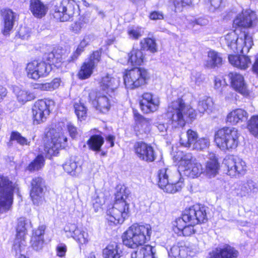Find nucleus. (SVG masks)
<instances>
[{
	"mask_svg": "<svg viewBox=\"0 0 258 258\" xmlns=\"http://www.w3.org/2000/svg\"><path fill=\"white\" fill-rule=\"evenodd\" d=\"M207 221L206 207L195 205L185 209L181 217L174 222V230L180 235L188 236L195 233L194 226L205 223Z\"/></svg>",
	"mask_w": 258,
	"mask_h": 258,
	"instance_id": "1",
	"label": "nucleus"
},
{
	"mask_svg": "<svg viewBox=\"0 0 258 258\" xmlns=\"http://www.w3.org/2000/svg\"><path fill=\"white\" fill-rule=\"evenodd\" d=\"M130 192L122 186L115 194V202L111 208L107 209L106 219L110 225L122 223L129 216L130 208L127 201Z\"/></svg>",
	"mask_w": 258,
	"mask_h": 258,
	"instance_id": "2",
	"label": "nucleus"
},
{
	"mask_svg": "<svg viewBox=\"0 0 258 258\" xmlns=\"http://www.w3.org/2000/svg\"><path fill=\"white\" fill-rule=\"evenodd\" d=\"M166 116L172 127L177 128L183 127L187 118L195 119L196 113L190 105L185 104L182 99L178 98L169 104Z\"/></svg>",
	"mask_w": 258,
	"mask_h": 258,
	"instance_id": "3",
	"label": "nucleus"
},
{
	"mask_svg": "<svg viewBox=\"0 0 258 258\" xmlns=\"http://www.w3.org/2000/svg\"><path fill=\"white\" fill-rule=\"evenodd\" d=\"M151 233L150 225L133 224L124 233L123 243L128 247L136 248L149 240Z\"/></svg>",
	"mask_w": 258,
	"mask_h": 258,
	"instance_id": "4",
	"label": "nucleus"
},
{
	"mask_svg": "<svg viewBox=\"0 0 258 258\" xmlns=\"http://www.w3.org/2000/svg\"><path fill=\"white\" fill-rule=\"evenodd\" d=\"M19 187L6 176L0 175V214L7 212L11 209L13 203L14 192L18 191Z\"/></svg>",
	"mask_w": 258,
	"mask_h": 258,
	"instance_id": "5",
	"label": "nucleus"
},
{
	"mask_svg": "<svg viewBox=\"0 0 258 258\" xmlns=\"http://www.w3.org/2000/svg\"><path fill=\"white\" fill-rule=\"evenodd\" d=\"M240 133L233 127H225L218 130L215 134V142L222 150L235 149L239 144Z\"/></svg>",
	"mask_w": 258,
	"mask_h": 258,
	"instance_id": "6",
	"label": "nucleus"
},
{
	"mask_svg": "<svg viewBox=\"0 0 258 258\" xmlns=\"http://www.w3.org/2000/svg\"><path fill=\"white\" fill-rule=\"evenodd\" d=\"M169 172L167 168H163L158 172L157 179L159 187L164 191L174 194L181 190L183 186V179L180 177V174L176 172L174 177L169 179Z\"/></svg>",
	"mask_w": 258,
	"mask_h": 258,
	"instance_id": "7",
	"label": "nucleus"
},
{
	"mask_svg": "<svg viewBox=\"0 0 258 258\" xmlns=\"http://www.w3.org/2000/svg\"><path fill=\"white\" fill-rule=\"evenodd\" d=\"M224 40L230 49L237 53L248 52L252 45L251 37L245 33L238 37L235 31H232L225 36Z\"/></svg>",
	"mask_w": 258,
	"mask_h": 258,
	"instance_id": "8",
	"label": "nucleus"
},
{
	"mask_svg": "<svg viewBox=\"0 0 258 258\" xmlns=\"http://www.w3.org/2000/svg\"><path fill=\"white\" fill-rule=\"evenodd\" d=\"M149 79V73L142 68H135L126 71L123 76L126 88L132 90L146 84Z\"/></svg>",
	"mask_w": 258,
	"mask_h": 258,
	"instance_id": "9",
	"label": "nucleus"
},
{
	"mask_svg": "<svg viewBox=\"0 0 258 258\" xmlns=\"http://www.w3.org/2000/svg\"><path fill=\"white\" fill-rule=\"evenodd\" d=\"M76 2L73 0H62L53 4L51 14L54 19L61 22H66L71 19L75 13Z\"/></svg>",
	"mask_w": 258,
	"mask_h": 258,
	"instance_id": "10",
	"label": "nucleus"
},
{
	"mask_svg": "<svg viewBox=\"0 0 258 258\" xmlns=\"http://www.w3.org/2000/svg\"><path fill=\"white\" fill-rule=\"evenodd\" d=\"M141 49L133 48L128 54V62L132 65H141L143 62L144 55L143 50H149L151 52H157V44L154 39L147 38L141 40L140 42Z\"/></svg>",
	"mask_w": 258,
	"mask_h": 258,
	"instance_id": "11",
	"label": "nucleus"
},
{
	"mask_svg": "<svg viewBox=\"0 0 258 258\" xmlns=\"http://www.w3.org/2000/svg\"><path fill=\"white\" fill-rule=\"evenodd\" d=\"M47 136L50 138L45 144L44 150L50 156L57 155L58 150L65 148L67 145L68 139L62 133L52 130L47 134Z\"/></svg>",
	"mask_w": 258,
	"mask_h": 258,
	"instance_id": "12",
	"label": "nucleus"
},
{
	"mask_svg": "<svg viewBox=\"0 0 258 258\" xmlns=\"http://www.w3.org/2000/svg\"><path fill=\"white\" fill-rule=\"evenodd\" d=\"M179 169L185 175L191 178L198 177L203 172L202 165L197 162L190 153L186 154L181 157Z\"/></svg>",
	"mask_w": 258,
	"mask_h": 258,
	"instance_id": "13",
	"label": "nucleus"
},
{
	"mask_svg": "<svg viewBox=\"0 0 258 258\" xmlns=\"http://www.w3.org/2000/svg\"><path fill=\"white\" fill-rule=\"evenodd\" d=\"M113 95L114 94H104L91 91L88 94V100L97 110L106 113L109 110L113 102Z\"/></svg>",
	"mask_w": 258,
	"mask_h": 258,
	"instance_id": "14",
	"label": "nucleus"
},
{
	"mask_svg": "<svg viewBox=\"0 0 258 258\" xmlns=\"http://www.w3.org/2000/svg\"><path fill=\"white\" fill-rule=\"evenodd\" d=\"M53 105L54 102L51 100L42 99L36 101L32 108L34 124H38L45 121L50 107Z\"/></svg>",
	"mask_w": 258,
	"mask_h": 258,
	"instance_id": "15",
	"label": "nucleus"
},
{
	"mask_svg": "<svg viewBox=\"0 0 258 258\" xmlns=\"http://www.w3.org/2000/svg\"><path fill=\"white\" fill-rule=\"evenodd\" d=\"M51 69V65L38 60L28 63L26 67L27 77L35 80L47 76Z\"/></svg>",
	"mask_w": 258,
	"mask_h": 258,
	"instance_id": "16",
	"label": "nucleus"
},
{
	"mask_svg": "<svg viewBox=\"0 0 258 258\" xmlns=\"http://www.w3.org/2000/svg\"><path fill=\"white\" fill-rule=\"evenodd\" d=\"M29 223V220L24 217H20L18 220L16 237L13 246V250L15 251L16 255L21 253L25 249L26 244L25 236L27 232V227Z\"/></svg>",
	"mask_w": 258,
	"mask_h": 258,
	"instance_id": "17",
	"label": "nucleus"
},
{
	"mask_svg": "<svg viewBox=\"0 0 258 258\" xmlns=\"http://www.w3.org/2000/svg\"><path fill=\"white\" fill-rule=\"evenodd\" d=\"M64 230L69 237L73 238L79 244H87L89 241V235L86 229L79 227L75 224L69 223L64 228Z\"/></svg>",
	"mask_w": 258,
	"mask_h": 258,
	"instance_id": "18",
	"label": "nucleus"
},
{
	"mask_svg": "<svg viewBox=\"0 0 258 258\" xmlns=\"http://www.w3.org/2000/svg\"><path fill=\"white\" fill-rule=\"evenodd\" d=\"M101 52L99 50L94 51L82 66L78 73V77L81 79L89 78L93 73L94 68L101 60Z\"/></svg>",
	"mask_w": 258,
	"mask_h": 258,
	"instance_id": "19",
	"label": "nucleus"
},
{
	"mask_svg": "<svg viewBox=\"0 0 258 258\" xmlns=\"http://www.w3.org/2000/svg\"><path fill=\"white\" fill-rule=\"evenodd\" d=\"M134 150L137 157L141 160L151 162L156 159L153 148L143 142L136 143L134 145Z\"/></svg>",
	"mask_w": 258,
	"mask_h": 258,
	"instance_id": "20",
	"label": "nucleus"
},
{
	"mask_svg": "<svg viewBox=\"0 0 258 258\" xmlns=\"http://www.w3.org/2000/svg\"><path fill=\"white\" fill-rule=\"evenodd\" d=\"M238 251L229 244H220L210 251L208 258H237Z\"/></svg>",
	"mask_w": 258,
	"mask_h": 258,
	"instance_id": "21",
	"label": "nucleus"
},
{
	"mask_svg": "<svg viewBox=\"0 0 258 258\" xmlns=\"http://www.w3.org/2000/svg\"><path fill=\"white\" fill-rule=\"evenodd\" d=\"M31 185V199L34 204L39 205L42 202L43 188L45 187L44 181L41 177H35L32 179Z\"/></svg>",
	"mask_w": 258,
	"mask_h": 258,
	"instance_id": "22",
	"label": "nucleus"
},
{
	"mask_svg": "<svg viewBox=\"0 0 258 258\" xmlns=\"http://www.w3.org/2000/svg\"><path fill=\"white\" fill-rule=\"evenodd\" d=\"M159 99L153 97L152 94L145 93L142 95V99L140 102L141 110L146 113L156 111L159 108Z\"/></svg>",
	"mask_w": 258,
	"mask_h": 258,
	"instance_id": "23",
	"label": "nucleus"
},
{
	"mask_svg": "<svg viewBox=\"0 0 258 258\" xmlns=\"http://www.w3.org/2000/svg\"><path fill=\"white\" fill-rule=\"evenodd\" d=\"M256 16L254 12L247 10L239 15L233 21V24L238 27L248 28L255 24Z\"/></svg>",
	"mask_w": 258,
	"mask_h": 258,
	"instance_id": "24",
	"label": "nucleus"
},
{
	"mask_svg": "<svg viewBox=\"0 0 258 258\" xmlns=\"http://www.w3.org/2000/svg\"><path fill=\"white\" fill-rule=\"evenodd\" d=\"M231 84L233 89L243 96H248L249 91L245 83L243 76L236 72H231L228 74Z\"/></svg>",
	"mask_w": 258,
	"mask_h": 258,
	"instance_id": "25",
	"label": "nucleus"
},
{
	"mask_svg": "<svg viewBox=\"0 0 258 258\" xmlns=\"http://www.w3.org/2000/svg\"><path fill=\"white\" fill-rule=\"evenodd\" d=\"M224 163L227 167V174L231 176L241 173L246 169L245 163L240 159L228 157L224 159Z\"/></svg>",
	"mask_w": 258,
	"mask_h": 258,
	"instance_id": "26",
	"label": "nucleus"
},
{
	"mask_svg": "<svg viewBox=\"0 0 258 258\" xmlns=\"http://www.w3.org/2000/svg\"><path fill=\"white\" fill-rule=\"evenodd\" d=\"M99 83L101 89L106 94H114L115 90L119 85V81L118 79L107 74L101 78Z\"/></svg>",
	"mask_w": 258,
	"mask_h": 258,
	"instance_id": "27",
	"label": "nucleus"
},
{
	"mask_svg": "<svg viewBox=\"0 0 258 258\" xmlns=\"http://www.w3.org/2000/svg\"><path fill=\"white\" fill-rule=\"evenodd\" d=\"M247 118V112L242 109L238 108L228 114L226 121L232 125H235L239 122L246 121Z\"/></svg>",
	"mask_w": 258,
	"mask_h": 258,
	"instance_id": "28",
	"label": "nucleus"
},
{
	"mask_svg": "<svg viewBox=\"0 0 258 258\" xmlns=\"http://www.w3.org/2000/svg\"><path fill=\"white\" fill-rule=\"evenodd\" d=\"M131 258H157L155 249L150 245L139 247L131 253Z\"/></svg>",
	"mask_w": 258,
	"mask_h": 258,
	"instance_id": "29",
	"label": "nucleus"
},
{
	"mask_svg": "<svg viewBox=\"0 0 258 258\" xmlns=\"http://www.w3.org/2000/svg\"><path fill=\"white\" fill-rule=\"evenodd\" d=\"M29 10L35 17L41 18L46 15L48 8L40 0H30Z\"/></svg>",
	"mask_w": 258,
	"mask_h": 258,
	"instance_id": "30",
	"label": "nucleus"
},
{
	"mask_svg": "<svg viewBox=\"0 0 258 258\" xmlns=\"http://www.w3.org/2000/svg\"><path fill=\"white\" fill-rule=\"evenodd\" d=\"M121 246V244L115 242L109 244L103 250L104 258H120L122 253Z\"/></svg>",
	"mask_w": 258,
	"mask_h": 258,
	"instance_id": "31",
	"label": "nucleus"
},
{
	"mask_svg": "<svg viewBox=\"0 0 258 258\" xmlns=\"http://www.w3.org/2000/svg\"><path fill=\"white\" fill-rule=\"evenodd\" d=\"M257 188L256 184L251 180L238 185L235 188V192L238 196L242 197L256 192Z\"/></svg>",
	"mask_w": 258,
	"mask_h": 258,
	"instance_id": "32",
	"label": "nucleus"
},
{
	"mask_svg": "<svg viewBox=\"0 0 258 258\" xmlns=\"http://www.w3.org/2000/svg\"><path fill=\"white\" fill-rule=\"evenodd\" d=\"M228 59L232 66L241 70H246L251 64L250 59L245 55H229Z\"/></svg>",
	"mask_w": 258,
	"mask_h": 258,
	"instance_id": "33",
	"label": "nucleus"
},
{
	"mask_svg": "<svg viewBox=\"0 0 258 258\" xmlns=\"http://www.w3.org/2000/svg\"><path fill=\"white\" fill-rule=\"evenodd\" d=\"M1 14L4 22V34L7 35L14 26L15 14L12 10L9 9L2 10Z\"/></svg>",
	"mask_w": 258,
	"mask_h": 258,
	"instance_id": "34",
	"label": "nucleus"
},
{
	"mask_svg": "<svg viewBox=\"0 0 258 258\" xmlns=\"http://www.w3.org/2000/svg\"><path fill=\"white\" fill-rule=\"evenodd\" d=\"M13 92L17 97L19 102L24 104L28 101L33 100L35 96L33 93L28 90L22 89L18 86H15Z\"/></svg>",
	"mask_w": 258,
	"mask_h": 258,
	"instance_id": "35",
	"label": "nucleus"
},
{
	"mask_svg": "<svg viewBox=\"0 0 258 258\" xmlns=\"http://www.w3.org/2000/svg\"><path fill=\"white\" fill-rule=\"evenodd\" d=\"M198 134L196 132L189 129L186 134H182L180 138V143L185 147H194V144L198 140Z\"/></svg>",
	"mask_w": 258,
	"mask_h": 258,
	"instance_id": "36",
	"label": "nucleus"
},
{
	"mask_svg": "<svg viewBox=\"0 0 258 258\" xmlns=\"http://www.w3.org/2000/svg\"><path fill=\"white\" fill-rule=\"evenodd\" d=\"M222 58L218 52L211 50L208 52V57L205 61V65L208 68H215L221 66Z\"/></svg>",
	"mask_w": 258,
	"mask_h": 258,
	"instance_id": "37",
	"label": "nucleus"
},
{
	"mask_svg": "<svg viewBox=\"0 0 258 258\" xmlns=\"http://www.w3.org/2000/svg\"><path fill=\"white\" fill-rule=\"evenodd\" d=\"M219 164L214 154L210 155V160L207 161L206 173L209 177H214L218 172Z\"/></svg>",
	"mask_w": 258,
	"mask_h": 258,
	"instance_id": "38",
	"label": "nucleus"
},
{
	"mask_svg": "<svg viewBox=\"0 0 258 258\" xmlns=\"http://www.w3.org/2000/svg\"><path fill=\"white\" fill-rule=\"evenodd\" d=\"M63 168L65 171L72 176L78 175L82 171L80 163L72 159L67 161L63 164Z\"/></svg>",
	"mask_w": 258,
	"mask_h": 258,
	"instance_id": "39",
	"label": "nucleus"
},
{
	"mask_svg": "<svg viewBox=\"0 0 258 258\" xmlns=\"http://www.w3.org/2000/svg\"><path fill=\"white\" fill-rule=\"evenodd\" d=\"M104 142V138L99 135H94L91 136L87 141V144L90 149L99 151Z\"/></svg>",
	"mask_w": 258,
	"mask_h": 258,
	"instance_id": "40",
	"label": "nucleus"
},
{
	"mask_svg": "<svg viewBox=\"0 0 258 258\" xmlns=\"http://www.w3.org/2000/svg\"><path fill=\"white\" fill-rule=\"evenodd\" d=\"M135 120L137 127L139 130L143 132H148L151 124V119L147 118L142 115L138 114H135Z\"/></svg>",
	"mask_w": 258,
	"mask_h": 258,
	"instance_id": "41",
	"label": "nucleus"
},
{
	"mask_svg": "<svg viewBox=\"0 0 258 258\" xmlns=\"http://www.w3.org/2000/svg\"><path fill=\"white\" fill-rule=\"evenodd\" d=\"M92 38L91 35H85L83 40L80 42L76 50L71 56V59L69 61H74L76 60L78 56L84 51L85 47L87 46Z\"/></svg>",
	"mask_w": 258,
	"mask_h": 258,
	"instance_id": "42",
	"label": "nucleus"
},
{
	"mask_svg": "<svg viewBox=\"0 0 258 258\" xmlns=\"http://www.w3.org/2000/svg\"><path fill=\"white\" fill-rule=\"evenodd\" d=\"M168 252L170 257L184 258L187 255L188 249L185 246L173 245Z\"/></svg>",
	"mask_w": 258,
	"mask_h": 258,
	"instance_id": "43",
	"label": "nucleus"
},
{
	"mask_svg": "<svg viewBox=\"0 0 258 258\" xmlns=\"http://www.w3.org/2000/svg\"><path fill=\"white\" fill-rule=\"evenodd\" d=\"M214 103L210 97H205L199 102L198 109L200 113L211 112L213 107Z\"/></svg>",
	"mask_w": 258,
	"mask_h": 258,
	"instance_id": "44",
	"label": "nucleus"
},
{
	"mask_svg": "<svg viewBox=\"0 0 258 258\" xmlns=\"http://www.w3.org/2000/svg\"><path fill=\"white\" fill-rule=\"evenodd\" d=\"M60 82V79L55 78L49 83L38 84L37 88L42 91H51L59 87Z\"/></svg>",
	"mask_w": 258,
	"mask_h": 258,
	"instance_id": "45",
	"label": "nucleus"
},
{
	"mask_svg": "<svg viewBox=\"0 0 258 258\" xmlns=\"http://www.w3.org/2000/svg\"><path fill=\"white\" fill-rule=\"evenodd\" d=\"M44 164V158L41 155H38L36 158L30 163L27 169L30 171H36L40 169Z\"/></svg>",
	"mask_w": 258,
	"mask_h": 258,
	"instance_id": "46",
	"label": "nucleus"
},
{
	"mask_svg": "<svg viewBox=\"0 0 258 258\" xmlns=\"http://www.w3.org/2000/svg\"><path fill=\"white\" fill-rule=\"evenodd\" d=\"M247 128L251 134L258 138V115L250 118L248 121Z\"/></svg>",
	"mask_w": 258,
	"mask_h": 258,
	"instance_id": "47",
	"label": "nucleus"
},
{
	"mask_svg": "<svg viewBox=\"0 0 258 258\" xmlns=\"http://www.w3.org/2000/svg\"><path fill=\"white\" fill-rule=\"evenodd\" d=\"M74 108L76 114L80 120H85L87 116V108L83 103L80 102L75 103Z\"/></svg>",
	"mask_w": 258,
	"mask_h": 258,
	"instance_id": "48",
	"label": "nucleus"
},
{
	"mask_svg": "<svg viewBox=\"0 0 258 258\" xmlns=\"http://www.w3.org/2000/svg\"><path fill=\"white\" fill-rule=\"evenodd\" d=\"M127 33L130 38L138 39L143 35L144 30L141 27L133 26L128 27Z\"/></svg>",
	"mask_w": 258,
	"mask_h": 258,
	"instance_id": "49",
	"label": "nucleus"
},
{
	"mask_svg": "<svg viewBox=\"0 0 258 258\" xmlns=\"http://www.w3.org/2000/svg\"><path fill=\"white\" fill-rule=\"evenodd\" d=\"M11 141H16L20 145H29L30 142L23 137L21 134L16 131L12 132L10 137Z\"/></svg>",
	"mask_w": 258,
	"mask_h": 258,
	"instance_id": "50",
	"label": "nucleus"
},
{
	"mask_svg": "<svg viewBox=\"0 0 258 258\" xmlns=\"http://www.w3.org/2000/svg\"><path fill=\"white\" fill-rule=\"evenodd\" d=\"M44 58L48 61L46 63L50 64V65L51 63H57L61 62L62 60V56L60 54L54 52V50L51 52L45 54Z\"/></svg>",
	"mask_w": 258,
	"mask_h": 258,
	"instance_id": "51",
	"label": "nucleus"
},
{
	"mask_svg": "<svg viewBox=\"0 0 258 258\" xmlns=\"http://www.w3.org/2000/svg\"><path fill=\"white\" fill-rule=\"evenodd\" d=\"M86 19L84 17H80L77 21L71 25V30L75 33H80L82 29L86 26Z\"/></svg>",
	"mask_w": 258,
	"mask_h": 258,
	"instance_id": "52",
	"label": "nucleus"
},
{
	"mask_svg": "<svg viewBox=\"0 0 258 258\" xmlns=\"http://www.w3.org/2000/svg\"><path fill=\"white\" fill-rule=\"evenodd\" d=\"M210 145V141L207 138H201L197 140L194 144L193 149L203 150L206 149Z\"/></svg>",
	"mask_w": 258,
	"mask_h": 258,
	"instance_id": "53",
	"label": "nucleus"
},
{
	"mask_svg": "<svg viewBox=\"0 0 258 258\" xmlns=\"http://www.w3.org/2000/svg\"><path fill=\"white\" fill-rule=\"evenodd\" d=\"M31 243L32 246L35 250H39L42 249L44 240L42 239H36L35 237H32L31 238Z\"/></svg>",
	"mask_w": 258,
	"mask_h": 258,
	"instance_id": "54",
	"label": "nucleus"
},
{
	"mask_svg": "<svg viewBox=\"0 0 258 258\" xmlns=\"http://www.w3.org/2000/svg\"><path fill=\"white\" fill-rule=\"evenodd\" d=\"M191 79L197 85H200L204 81V76L199 72H192Z\"/></svg>",
	"mask_w": 258,
	"mask_h": 258,
	"instance_id": "55",
	"label": "nucleus"
},
{
	"mask_svg": "<svg viewBox=\"0 0 258 258\" xmlns=\"http://www.w3.org/2000/svg\"><path fill=\"white\" fill-rule=\"evenodd\" d=\"M67 128L70 136L72 139H76L78 137L79 132L78 131V129L72 123L69 122L68 123Z\"/></svg>",
	"mask_w": 258,
	"mask_h": 258,
	"instance_id": "56",
	"label": "nucleus"
},
{
	"mask_svg": "<svg viewBox=\"0 0 258 258\" xmlns=\"http://www.w3.org/2000/svg\"><path fill=\"white\" fill-rule=\"evenodd\" d=\"M45 230V226L44 225H41L38 227V228L34 231L33 235L32 237H35L36 239H43V234Z\"/></svg>",
	"mask_w": 258,
	"mask_h": 258,
	"instance_id": "57",
	"label": "nucleus"
},
{
	"mask_svg": "<svg viewBox=\"0 0 258 258\" xmlns=\"http://www.w3.org/2000/svg\"><path fill=\"white\" fill-rule=\"evenodd\" d=\"M105 203V200L103 196H97L93 200V204L94 208H99Z\"/></svg>",
	"mask_w": 258,
	"mask_h": 258,
	"instance_id": "58",
	"label": "nucleus"
},
{
	"mask_svg": "<svg viewBox=\"0 0 258 258\" xmlns=\"http://www.w3.org/2000/svg\"><path fill=\"white\" fill-rule=\"evenodd\" d=\"M191 3V0H174V4L176 8L188 6Z\"/></svg>",
	"mask_w": 258,
	"mask_h": 258,
	"instance_id": "59",
	"label": "nucleus"
},
{
	"mask_svg": "<svg viewBox=\"0 0 258 258\" xmlns=\"http://www.w3.org/2000/svg\"><path fill=\"white\" fill-rule=\"evenodd\" d=\"M149 17L150 19L153 20H162L164 18V15L161 12L153 11L150 13Z\"/></svg>",
	"mask_w": 258,
	"mask_h": 258,
	"instance_id": "60",
	"label": "nucleus"
},
{
	"mask_svg": "<svg viewBox=\"0 0 258 258\" xmlns=\"http://www.w3.org/2000/svg\"><path fill=\"white\" fill-rule=\"evenodd\" d=\"M56 249L57 255L60 257H62L66 254L67 246L63 244H60L57 246Z\"/></svg>",
	"mask_w": 258,
	"mask_h": 258,
	"instance_id": "61",
	"label": "nucleus"
},
{
	"mask_svg": "<svg viewBox=\"0 0 258 258\" xmlns=\"http://www.w3.org/2000/svg\"><path fill=\"white\" fill-rule=\"evenodd\" d=\"M192 23H193L194 25L197 24L200 26H205L208 24V20L204 18H199L198 19H195L194 21H192Z\"/></svg>",
	"mask_w": 258,
	"mask_h": 258,
	"instance_id": "62",
	"label": "nucleus"
},
{
	"mask_svg": "<svg viewBox=\"0 0 258 258\" xmlns=\"http://www.w3.org/2000/svg\"><path fill=\"white\" fill-rule=\"evenodd\" d=\"M222 86H224L222 81L220 78H215V88L217 90L221 91Z\"/></svg>",
	"mask_w": 258,
	"mask_h": 258,
	"instance_id": "63",
	"label": "nucleus"
},
{
	"mask_svg": "<svg viewBox=\"0 0 258 258\" xmlns=\"http://www.w3.org/2000/svg\"><path fill=\"white\" fill-rule=\"evenodd\" d=\"M159 131L161 133H165L167 131V126L164 123H158L157 125Z\"/></svg>",
	"mask_w": 258,
	"mask_h": 258,
	"instance_id": "64",
	"label": "nucleus"
}]
</instances>
